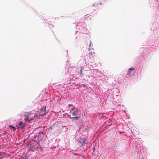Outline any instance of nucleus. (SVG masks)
Segmentation results:
<instances>
[{
    "label": "nucleus",
    "mask_w": 159,
    "mask_h": 159,
    "mask_svg": "<svg viewBox=\"0 0 159 159\" xmlns=\"http://www.w3.org/2000/svg\"><path fill=\"white\" fill-rule=\"evenodd\" d=\"M68 116L70 119H77L81 116L80 111L75 108H73L70 110Z\"/></svg>",
    "instance_id": "nucleus-1"
},
{
    "label": "nucleus",
    "mask_w": 159,
    "mask_h": 159,
    "mask_svg": "<svg viewBox=\"0 0 159 159\" xmlns=\"http://www.w3.org/2000/svg\"><path fill=\"white\" fill-rule=\"evenodd\" d=\"M24 116L25 117L24 120L25 121H28L29 122L34 119L35 117H36L37 118L39 119V118L38 117L37 115H33L32 114L29 112H26L24 114Z\"/></svg>",
    "instance_id": "nucleus-2"
},
{
    "label": "nucleus",
    "mask_w": 159,
    "mask_h": 159,
    "mask_svg": "<svg viewBox=\"0 0 159 159\" xmlns=\"http://www.w3.org/2000/svg\"><path fill=\"white\" fill-rule=\"evenodd\" d=\"M46 107H44L43 108L41 109L38 112H39V115L38 116V117L39 118V117L40 116H43L45 115L46 114Z\"/></svg>",
    "instance_id": "nucleus-3"
},
{
    "label": "nucleus",
    "mask_w": 159,
    "mask_h": 159,
    "mask_svg": "<svg viewBox=\"0 0 159 159\" xmlns=\"http://www.w3.org/2000/svg\"><path fill=\"white\" fill-rule=\"evenodd\" d=\"M30 144L28 145V148H29L30 149H31L33 147L35 146L37 143L36 141L34 140H32L30 142Z\"/></svg>",
    "instance_id": "nucleus-4"
},
{
    "label": "nucleus",
    "mask_w": 159,
    "mask_h": 159,
    "mask_svg": "<svg viewBox=\"0 0 159 159\" xmlns=\"http://www.w3.org/2000/svg\"><path fill=\"white\" fill-rule=\"evenodd\" d=\"M19 126L18 127L19 128H21L23 129L25 127V124L23 122L21 121L19 124Z\"/></svg>",
    "instance_id": "nucleus-5"
},
{
    "label": "nucleus",
    "mask_w": 159,
    "mask_h": 159,
    "mask_svg": "<svg viewBox=\"0 0 159 159\" xmlns=\"http://www.w3.org/2000/svg\"><path fill=\"white\" fill-rule=\"evenodd\" d=\"M95 53L90 52L88 54V56L89 58H92L94 55Z\"/></svg>",
    "instance_id": "nucleus-6"
},
{
    "label": "nucleus",
    "mask_w": 159,
    "mask_h": 159,
    "mask_svg": "<svg viewBox=\"0 0 159 159\" xmlns=\"http://www.w3.org/2000/svg\"><path fill=\"white\" fill-rule=\"evenodd\" d=\"M134 69V68H129L128 71L127 75H128L130 74V73Z\"/></svg>",
    "instance_id": "nucleus-7"
},
{
    "label": "nucleus",
    "mask_w": 159,
    "mask_h": 159,
    "mask_svg": "<svg viewBox=\"0 0 159 159\" xmlns=\"http://www.w3.org/2000/svg\"><path fill=\"white\" fill-rule=\"evenodd\" d=\"M79 143H80L82 144V145H83V144L84 145L85 140L84 139H81L79 140Z\"/></svg>",
    "instance_id": "nucleus-8"
},
{
    "label": "nucleus",
    "mask_w": 159,
    "mask_h": 159,
    "mask_svg": "<svg viewBox=\"0 0 159 159\" xmlns=\"http://www.w3.org/2000/svg\"><path fill=\"white\" fill-rule=\"evenodd\" d=\"M3 157L2 152H0V159H2Z\"/></svg>",
    "instance_id": "nucleus-9"
},
{
    "label": "nucleus",
    "mask_w": 159,
    "mask_h": 159,
    "mask_svg": "<svg viewBox=\"0 0 159 159\" xmlns=\"http://www.w3.org/2000/svg\"><path fill=\"white\" fill-rule=\"evenodd\" d=\"M9 127H12V128L13 130H16V128L14 127H13V126H10V125L9 126Z\"/></svg>",
    "instance_id": "nucleus-10"
},
{
    "label": "nucleus",
    "mask_w": 159,
    "mask_h": 159,
    "mask_svg": "<svg viewBox=\"0 0 159 159\" xmlns=\"http://www.w3.org/2000/svg\"><path fill=\"white\" fill-rule=\"evenodd\" d=\"M82 86H83V87H85L86 86V85L84 84H82Z\"/></svg>",
    "instance_id": "nucleus-11"
}]
</instances>
